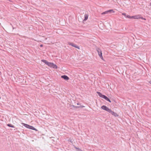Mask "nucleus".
Here are the masks:
<instances>
[{"instance_id":"nucleus-10","label":"nucleus","mask_w":151,"mask_h":151,"mask_svg":"<svg viewBox=\"0 0 151 151\" xmlns=\"http://www.w3.org/2000/svg\"><path fill=\"white\" fill-rule=\"evenodd\" d=\"M72 106L74 107L75 108H82L83 107H84L83 106H76L74 105H72Z\"/></svg>"},{"instance_id":"nucleus-15","label":"nucleus","mask_w":151,"mask_h":151,"mask_svg":"<svg viewBox=\"0 0 151 151\" xmlns=\"http://www.w3.org/2000/svg\"><path fill=\"white\" fill-rule=\"evenodd\" d=\"M42 61L45 63V64L46 65L47 64L48 62L46 60H42Z\"/></svg>"},{"instance_id":"nucleus-25","label":"nucleus","mask_w":151,"mask_h":151,"mask_svg":"<svg viewBox=\"0 0 151 151\" xmlns=\"http://www.w3.org/2000/svg\"><path fill=\"white\" fill-rule=\"evenodd\" d=\"M1 99V97H0V99Z\"/></svg>"},{"instance_id":"nucleus-18","label":"nucleus","mask_w":151,"mask_h":151,"mask_svg":"<svg viewBox=\"0 0 151 151\" xmlns=\"http://www.w3.org/2000/svg\"><path fill=\"white\" fill-rule=\"evenodd\" d=\"M122 15H124L125 17H126L127 16L126 14L125 13H122Z\"/></svg>"},{"instance_id":"nucleus-9","label":"nucleus","mask_w":151,"mask_h":151,"mask_svg":"<svg viewBox=\"0 0 151 151\" xmlns=\"http://www.w3.org/2000/svg\"><path fill=\"white\" fill-rule=\"evenodd\" d=\"M132 17H133V19H140L139 15L132 16Z\"/></svg>"},{"instance_id":"nucleus-21","label":"nucleus","mask_w":151,"mask_h":151,"mask_svg":"<svg viewBox=\"0 0 151 151\" xmlns=\"http://www.w3.org/2000/svg\"><path fill=\"white\" fill-rule=\"evenodd\" d=\"M40 47H42L43 46V45H40Z\"/></svg>"},{"instance_id":"nucleus-8","label":"nucleus","mask_w":151,"mask_h":151,"mask_svg":"<svg viewBox=\"0 0 151 151\" xmlns=\"http://www.w3.org/2000/svg\"><path fill=\"white\" fill-rule=\"evenodd\" d=\"M61 78L64 79L65 80H68L69 79V78L67 76L65 75L62 76Z\"/></svg>"},{"instance_id":"nucleus-17","label":"nucleus","mask_w":151,"mask_h":151,"mask_svg":"<svg viewBox=\"0 0 151 151\" xmlns=\"http://www.w3.org/2000/svg\"><path fill=\"white\" fill-rule=\"evenodd\" d=\"M75 148L78 151H82L80 148L75 147Z\"/></svg>"},{"instance_id":"nucleus-5","label":"nucleus","mask_w":151,"mask_h":151,"mask_svg":"<svg viewBox=\"0 0 151 151\" xmlns=\"http://www.w3.org/2000/svg\"><path fill=\"white\" fill-rule=\"evenodd\" d=\"M68 44L72 46L73 47H74L75 48H78V49H79V47L76 44L72 43L70 42H68Z\"/></svg>"},{"instance_id":"nucleus-11","label":"nucleus","mask_w":151,"mask_h":151,"mask_svg":"<svg viewBox=\"0 0 151 151\" xmlns=\"http://www.w3.org/2000/svg\"><path fill=\"white\" fill-rule=\"evenodd\" d=\"M88 18V15L86 14H85L84 15V19L83 20V21H86V20Z\"/></svg>"},{"instance_id":"nucleus-16","label":"nucleus","mask_w":151,"mask_h":151,"mask_svg":"<svg viewBox=\"0 0 151 151\" xmlns=\"http://www.w3.org/2000/svg\"><path fill=\"white\" fill-rule=\"evenodd\" d=\"M126 17L129 19H133V17H132V16H130L129 15H127Z\"/></svg>"},{"instance_id":"nucleus-14","label":"nucleus","mask_w":151,"mask_h":151,"mask_svg":"<svg viewBox=\"0 0 151 151\" xmlns=\"http://www.w3.org/2000/svg\"><path fill=\"white\" fill-rule=\"evenodd\" d=\"M7 126L9 127H10L12 128L15 127L14 125H12L11 124H7Z\"/></svg>"},{"instance_id":"nucleus-1","label":"nucleus","mask_w":151,"mask_h":151,"mask_svg":"<svg viewBox=\"0 0 151 151\" xmlns=\"http://www.w3.org/2000/svg\"><path fill=\"white\" fill-rule=\"evenodd\" d=\"M97 93L98 94V95L101 97L103 99H105L106 100L109 101L110 102H111V101L106 96L103 95L100 92L97 91Z\"/></svg>"},{"instance_id":"nucleus-3","label":"nucleus","mask_w":151,"mask_h":151,"mask_svg":"<svg viewBox=\"0 0 151 151\" xmlns=\"http://www.w3.org/2000/svg\"><path fill=\"white\" fill-rule=\"evenodd\" d=\"M101 108L103 109L106 111L108 112H109L111 109H109L108 107H107L105 105H103L101 107Z\"/></svg>"},{"instance_id":"nucleus-7","label":"nucleus","mask_w":151,"mask_h":151,"mask_svg":"<svg viewBox=\"0 0 151 151\" xmlns=\"http://www.w3.org/2000/svg\"><path fill=\"white\" fill-rule=\"evenodd\" d=\"M109 113L111 114L112 115L114 116H118V115L114 112L112 111L111 109H110Z\"/></svg>"},{"instance_id":"nucleus-6","label":"nucleus","mask_w":151,"mask_h":151,"mask_svg":"<svg viewBox=\"0 0 151 151\" xmlns=\"http://www.w3.org/2000/svg\"><path fill=\"white\" fill-rule=\"evenodd\" d=\"M96 50L98 52L99 56H101L102 55V53L101 50L99 48H97Z\"/></svg>"},{"instance_id":"nucleus-2","label":"nucleus","mask_w":151,"mask_h":151,"mask_svg":"<svg viewBox=\"0 0 151 151\" xmlns=\"http://www.w3.org/2000/svg\"><path fill=\"white\" fill-rule=\"evenodd\" d=\"M22 124H23L24 126V127H26L27 128L34 130H36V129L32 126H30L29 125L24 123H22Z\"/></svg>"},{"instance_id":"nucleus-13","label":"nucleus","mask_w":151,"mask_h":151,"mask_svg":"<svg viewBox=\"0 0 151 151\" xmlns=\"http://www.w3.org/2000/svg\"><path fill=\"white\" fill-rule=\"evenodd\" d=\"M52 66L51 67H52L56 69L58 67L57 65H56L55 64H54L53 63V65H52Z\"/></svg>"},{"instance_id":"nucleus-19","label":"nucleus","mask_w":151,"mask_h":151,"mask_svg":"<svg viewBox=\"0 0 151 151\" xmlns=\"http://www.w3.org/2000/svg\"><path fill=\"white\" fill-rule=\"evenodd\" d=\"M140 19H144L145 20H146V19L145 18H143L142 17H141L140 16Z\"/></svg>"},{"instance_id":"nucleus-24","label":"nucleus","mask_w":151,"mask_h":151,"mask_svg":"<svg viewBox=\"0 0 151 151\" xmlns=\"http://www.w3.org/2000/svg\"><path fill=\"white\" fill-rule=\"evenodd\" d=\"M150 5H151V2L150 3Z\"/></svg>"},{"instance_id":"nucleus-20","label":"nucleus","mask_w":151,"mask_h":151,"mask_svg":"<svg viewBox=\"0 0 151 151\" xmlns=\"http://www.w3.org/2000/svg\"><path fill=\"white\" fill-rule=\"evenodd\" d=\"M99 57H100V58H101V59H103V56H102V55L101 56H100Z\"/></svg>"},{"instance_id":"nucleus-12","label":"nucleus","mask_w":151,"mask_h":151,"mask_svg":"<svg viewBox=\"0 0 151 151\" xmlns=\"http://www.w3.org/2000/svg\"><path fill=\"white\" fill-rule=\"evenodd\" d=\"M47 65L51 67V66H52V65H53V63L48 62L47 64Z\"/></svg>"},{"instance_id":"nucleus-22","label":"nucleus","mask_w":151,"mask_h":151,"mask_svg":"<svg viewBox=\"0 0 151 151\" xmlns=\"http://www.w3.org/2000/svg\"><path fill=\"white\" fill-rule=\"evenodd\" d=\"M149 83H150L151 84V81H149Z\"/></svg>"},{"instance_id":"nucleus-23","label":"nucleus","mask_w":151,"mask_h":151,"mask_svg":"<svg viewBox=\"0 0 151 151\" xmlns=\"http://www.w3.org/2000/svg\"><path fill=\"white\" fill-rule=\"evenodd\" d=\"M79 104H79V103H78L77 104V105H79Z\"/></svg>"},{"instance_id":"nucleus-4","label":"nucleus","mask_w":151,"mask_h":151,"mask_svg":"<svg viewBox=\"0 0 151 151\" xmlns=\"http://www.w3.org/2000/svg\"><path fill=\"white\" fill-rule=\"evenodd\" d=\"M114 12V10L113 9H110V10H109L106 11H105V12H103L102 13H101V14L102 15H103V14H108V13H113V12Z\"/></svg>"}]
</instances>
